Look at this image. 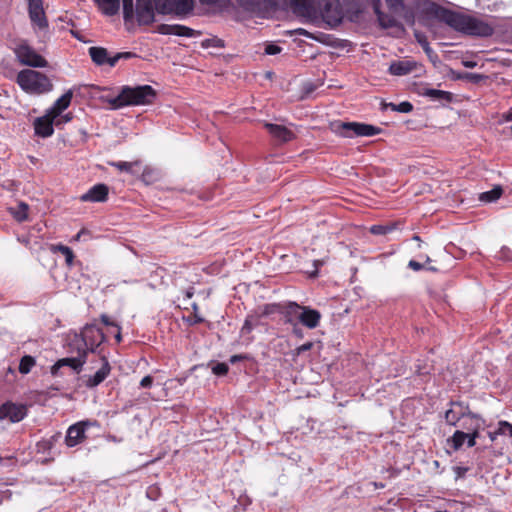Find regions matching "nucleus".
I'll return each instance as SVG.
<instances>
[{
  "instance_id": "nucleus-37",
  "label": "nucleus",
  "mask_w": 512,
  "mask_h": 512,
  "mask_svg": "<svg viewBox=\"0 0 512 512\" xmlns=\"http://www.w3.org/2000/svg\"><path fill=\"white\" fill-rule=\"evenodd\" d=\"M55 250L59 251L64 257L66 263L71 266L74 260V253L68 246L59 244L55 247Z\"/></svg>"
},
{
  "instance_id": "nucleus-4",
  "label": "nucleus",
  "mask_w": 512,
  "mask_h": 512,
  "mask_svg": "<svg viewBox=\"0 0 512 512\" xmlns=\"http://www.w3.org/2000/svg\"><path fill=\"white\" fill-rule=\"evenodd\" d=\"M16 82L28 94L40 95L50 92L53 88L52 82L45 74L32 69L21 70L17 74Z\"/></svg>"
},
{
  "instance_id": "nucleus-42",
  "label": "nucleus",
  "mask_w": 512,
  "mask_h": 512,
  "mask_svg": "<svg viewBox=\"0 0 512 512\" xmlns=\"http://www.w3.org/2000/svg\"><path fill=\"white\" fill-rule=\"evenodd\" d=\"M389 9L393 12H399L404 8L403 0H385Z\"/></svg>"
},
{
  "instance_id": "nucleus-31",
  "label": "nucleus",
  "mask_w": 512,
  "mask_h": 512,
  "mask_svg": "<svg viewBox=\"0 0 512 512\" xmlns=\"http://www.w3.org/2000/svg\"><path fill=\"white\" fill-rule=\"evenodd\" d=\"M467 436L468 435L466 434V432L456 430L454 434L448 439V442L450 443L451 447L457 451L462 447Z\"/></svg>"
},
{
  "instance_id": "nucleus-14",
  "label": "nucleus",
  "mask_w": 512,
  "mask_h": 512,
  "mask_svg": "<svg viewBox=\"0 0 512 512\" xmlns=\"http://www.w3.org/2000/svg\"><path fill=\"white\" fill-rule=\"evenodd\" d=\"M28 14L31 23L38 29L43 30L48 27V20L45 15L42 0H27Z\"/></svg>"
},
{
  "instance_id": "nucleus-34",
  "label": "nucleus",
  "mask_w": 512,
  "mask_h": 512,
  "mask_svg": "<svg viewBox=\"0 0 512 512\" xmlns=\"http://www.w3.org/2000/svg\"><path fill=\"white\" fill-rule=\"evenodd\" d=\"M109 165L117 168L118 170L126 173L133 174V167L139 165L138 161L135 162H125V161H117L110 162Z\"/></svg>"
},
{
  "instance_id": "nucleus-38",
  "label": "nucleus",
  "mask_w": 512,
  "mask_h": 512,
  "mask_svg": "<svg viewBox=\"0 0 512 512\" xmlns=\"http://www.w3.org/2000/svg\"><path fill=\"white\" fill-rule=\"evenodd\" d=\"M136 57V54L133 53V52H119V53H116L114 56H111L110 58V62H109V66L113 67L117 64V62L119 60H128V59H131V58H134Z\"/></svg>"
},
{
  "instance_id": "nucleus-57",
  "label": "nucleus",
  "mask_w": 512,
  "mask_h": 512,
  "mask_svg": "<svg viewBox=\"0 0 512 512\" xmlns=\"http://www.w3.org/2000/svg\"><path fill=\"white\" fill-rule=\"evenodd\" d=\"M465 441H467L468 447H474L476 445V440L473 439V437H471V436H467Z\"/></svg>"
},
{
  "instance_id": "nucleus-24",
  "label": "nucleus",
  "mask_w": 512,
  "mask_h": 512,
  "mask_svg": "<svg viewBox=\"0 0 512 512\" xmlns=\"http://www.w3.org/2000/svg\"><path fill=\"white\" fill-rule=\"evenodd\" d=\"M301 305L296 302H288L283 306L281 310V314L283 315L284 322L286 324L295 325L296 324V316L299 312Z\"/></svg>"
},
{
  "instance_id": "nucleus-10",
  "label": "nucleus",
  "mask_w": 512,
  "mask_h": 512,
  "mask_svg": "<svg viewBox=\"0 0 512 512\" xmlns=\"http://www.w3.org/2000/svg\"><path fill=\"white\" fill-rule=\"evenodd\" d=\"M78 355L75 357H66L59 359L52 367L51 374L53 376L61 375L60 369L63 367H70L75 373L79 374L83 370L86 362V350H81L80 346L77 347Z\"/></svg>"
},
{
  "instance_id": "nucleus-15",
  "label": "nucleus",
  "mask_w": 512,
  "mask_h": 512,
  "mask_svg": "<svg viewBox=\"0 0 512 512\" xmlns=\"http://www.w3.org/2000/svg\"><path fill=\"white\" fill-rule=\"evenodd\" d=\"M264 127L278 143H287L295 139L296 134L287 126L266 122Z\"/></svg>"
},
{
  "instance_id": "nucleus-46",
  "label": "nucleus",
  "mask_w": 512,
  "mask_h": 512,
  "mask_svg": "<svg viewBox=\"0 0 512 512\" xmlns=\"http://www.w3.org/2000/svg\"><path fill=\"white\" fill-rule=\"evenodd\" d=\"M324 264V261L323 260H314L312 265H313V270L312 271H309V276L310 277H316L318 275V269L320 266H322Z\"/></svg>"
},
{
  "instance_id": "nucleus-36",
  "label": "nucleus",
  "mask_w": 512,
  "mask_h": 512,
  "mask_svg": "<svg viewBox=\"0 0 512 512\" xmlns=\"http://www.w3.org/2000/svg\"><path fill=\"white\" fill-rule=\"evenodd\" d=\"M28 208L29 207L26 203H19V205L13 212L14 218L19 222L25 221L28 218Z\"/></svg>"
},
{
  "instance_id": "nucleus-55",
  "label": "nucleus",
  "mask_w": 512,
  "mask_h": 512,
  "mask_svg": "<svg viewBox=\"0 0 512 512\" xmlns=\"http://www.w3.org/2000/svg\"><path fill=\"white\" fill-rule=\"evenodd\" d=\"M499 435H502V433L499 432V427L495 431L488 432V437L491 441H495Z\"/></svg>"
},
{
  "instance_id": "nucleus-17",
  "label": "nucleus",
  "mask_w": 512,
  "mask_h": 512,
  "mask_svg": "<svg viewBox=\"0 0 512 512\" xmlns=\"http://www.w3.org/2000/svg\"><path fill=\"white\" fill-rule=\"evenodd\" d=\"M161 35H176L180 37H194L196 31L181 24H160L155 30Z\"/></svg>"
},
{
  "instance_id": "nucleus-16",
  "label": "nucleus",
  "mask_w": 512,
  "mask_h": 512,
  "mask_svg": "<svg viewBox=\"0 0 512 512\" xmlns=\"http://www.w3.org/2000/svg\"><path fill=\"white\" fill-rule=\"evenodd\" d=\"M26 416V408L23 405L4 403L0 406V419H9L11 422H19Z\"/></svg>"
},
{
  "instance_id": "nucleus-64",
  "label": "nucleus",
  "mask_w": 512,
  "mask_h": 512,
  "mask_svg": "<svg viewBox=\"0 0 512 512\" xmlns=\"http://www.w3.org/2000/svg\"><path fill=\"white\" fill-rule=\"evenodd\" d=\"M71 119H72V117H71L70 113H68L62 117V121L65 123L71 121Z\"/></svg>"
},
{
  "instance_id": "nucleus-47",
  "label": "nucleus",
  "mask_w": 512,
  "mask_h": 512,
  "mask_svg": "<svg viewBox=\"0 0 512 512\" xmlns=\"http://www.w3.org/2000/svg\"><path fill=\"white\" fill-rule=\"evenodd\" d=\"M253 328H254V325L252 324L250 317H247L242 326L241 332L242 333H250L253 330Z\"/></svg>"
},
{
  "instance_id": "nucleus-18",
  "label": "nucleus",
  "mask_w": 512,
  "mask_h": 512,
  "mask_svg": "<svg viewBox=\"0 0 512 512\" xmlns=\"http://www.w3.org/2000/svg\"><path fill=\"white\" fill-rule=\"evenodd\" d=\"M55 117L50 113H46L44 116L38 117L34 121V130L37 136L46 138L53 134Z\"/></svg>"
},
{
  "instance_id": "nucleus-59",
  "label": "nucleus",
  "mask_w": 512,
  "mask_h": 512,
  "mask_svg": "<svg viewBox=\"0 0 512 512\" xmlns=\"http://www.w3.org/2000/svg\"><path fill=\"white\" fill-rule=\"evenodd\" d=\"M455 470L458 476H463L468 469L463 467H456Z\"/></svg>"
},
{
  "instance_id": "nucleus-48",
  "label": "nucleus",
  "mask_w": 512,
  "mask_h": 512,
  "mask_svg": "<svg viewBox=\"0 0 512 512\" xmlns=\"http://www.w3.org/2000/svg\"><path fill=\"white\" fill-rule=\"evenodd\" d=\"M153 384V378L150 375L145 376L140 381V387L142 388H150Z\"/></svg>"
},
{
  "instance_id": "nucleus-12",
  "label": "nucleus",
  "mask_w": 512,
  "mask_h": 512,
  "mask_svg": "<svg viewBox=\"0 0 512 512\" xmlns=\"http://www.w3.org/2000/svg\"><path fill=\"white\" fill-rule=\"evenodd\" d=\"M96 422L89 420L77 422L67 429L65 444L67 447H75L81 444L86 438V430Z\"/></svg>"
},
{
  "instance_id": "nucleus-56",
  "label": "nucleus",
  "mask_w": 512,
  "mask_h": 512,
  "mask_svg": "<svg viewBox=\"0 0 512 512\" xmlns=\"http://www.w3.org/2000/svg\"><path fill=\"white\" fill-rule=\"evenodd\" d=\"M478 6L490 9L489 0H477Z\"/></svg>"
},
{
  "instance_id": "nucleus-21",
  "label": "nucleus",
  "mask_w": 512,
  "mask_h": 512,
  "mask_svg": "<svg viewBox=\"0 0 512 512\" xmlns=\"http://www.w3.org/2000/svg\"><path fill=\"white\" fill-rule=\"evenodd\" d=\"M415 68L416 62L410 60H400L392 62L388 71L391 75L404 76L414 71Z\"/></svg>"
},
{
  "instance_id": "nucleus-58",
  "label": "nucleus",
  "mask_w": 512,
  "mask_h": 512,
  "mask_svg": "<svg viewBox=\"0 0 512 512\" xmlns=\"http://www.w3.org/2000/svg\"><path fill=\"white\" fill-rule=\"evenodd\" d=\"M293 327V333L299 337H302V331L299 328V325H291Z\"/></svg>"
},
{
  "instance_id": "nucleus-60",
  "label": "nucleus",
  "mask_w": 512,
  "mask_h": 512,
  "mask_svg": "<svg viewBox=\"0 0 512 512\" xmlns=\"http://www.w3.org/2000/svg\"><path fill=\"white\" fill-rule=\"evenodd\" d=\"M463 65L466 68H474V67H476L477 63L474 61H464Z\"/></svg>"
},
{
  "instance_id": "nucleus-26",
  "label": "nucleus",
  "mask_w": 512,
  "mask_h": 512,
  "mask_svg": "<svg viewBox=\"0 0 512 512\" xmlns=\"http://www.w3.org/2000/svg\"><path fill=\"white\" fill-rule=\"evenodd\" d=\"M89 55L92 59V61L99 65V66H102V65H105V64H108L109 65V62H110V58L108 56V52L105 48L103 47H90L89 48Z\"/></svg>"
},
{
  "instance_id": "nucleus-39",
  "label": "nucleus",
  "mask_w": 512,
  "mask_h": 512,
  "mask_svg": "<svg viewBox=\"0 0 512 512\" xmlns=\"http://www.w3.org/2000/svg\"><path fill=\"white\" fill-rule=\"evenodd\" d=\"M204 48H223L224 41L217 37L208 38L202 41Z\"/></svg>"
},
{
  "instance_id": "nucleus-29",
  "label": "nucleus",
  "mask_w": 512,
  "mask_h": 512,
  "mask_svg": "<svg viewBox=\"0 0 512 512\" xmlns=\"http://www.w3.org/2000/svg\"><path fill=\"white\" fill-rule=\"evenodd\" d=\"M484 422L483 419L478 415V419H470V423L468 424L467 421L463 423V428L467 429L468 433H466L468 436L473 437V439H477L479 436V431L481 429V423Z\"/></svg>"
},
{
  "instance_id": "nucleus-61",
  "label": "nucleus",
  "mask_w": 512,
  "mask_h": 512,
  "mask_svg": "<svg viewBox=\"0 0 512 512\" xmlns=\"http://www.w3.org/2000/svg\"><path fill=\"white\" fill-rule=\"evenodd\" d=\"M505 121H512V109L503 115Z\"/></svg>"
},
{
  "instance_id": "nucleus-43",
  "label": "nucleus",
  "mask_w": 512,
  "mask_h": 512,
  "mask_svg": "<svg viewBox=\"0 0 512 512\" xmlns=\"http://www.w3.org/2000/svg\"><path fill=\"white\" fill-rule=\"evenodd\" d=\"M499 432L512 438V424L505 420L499 421Z\"/></svg>"
},
{
  "instance_id": "nucleus-6",
  "label": "nucleus",
  "mask_w": 512,
  "mask_h": 512,
  "mask_svg": "<svg viewBox=\"0 0 512 512\" xmlns=\"http://www.w3.org/2000/svg\"><path fill=\"white\" fill-rule=\"evenodd\" d=\"M335 131L342 137L353 138L372 137L381 132V128L360 122H339L335 125Z\"/></svg>"
},
{
  "instance_id": "nucleus-9",
  "label": "nucleus",
  "mask_w": 512,
  "mask_h": 512,
  "mask_svg": "<svg viewBox=\"0 0 512 512\" xmlns=\"http://www.w3.org/2000/svg\"><path fill=\"white\" fill-rule=\"evenodd\" d=\"M446 424L456 426L461 419H478V414L473 413L469 405L462 401H450L449 408L444 413Z\"/></svg>"
},
{
  "instance_id": "nucleus-25",
  "label": "nucleus",
  "mask_w": 512,
  "mask_h": 512,
  "mask_svg": "<svg viewBox=\"0 0 512 512\" xmlns=\"http://www.w3.org/2000/svg\"><path fill=\"white\" fill-rule=\"evenodd\" d=\"M103 14L114 16L120 10V0H94Z\"/></svg>"
},
{
  "instance_id": "nucleus-2",
  "label": "nucleus",
  "mask_w": 512,
  "mask_h": 512,
  "mask_svg": "<svg viewBox=\"0 0 512 512\" xmlns=\"http://www.w3.org/2000/svg\"><path fill=\"white\" fill-rule=\"evenodd\" d=\"M435 14L453 29L468 35L488 37L494 32L493 27L484 21L446 8L437 7Z\"/></svg>"
},
{
  "instance_id": "nucleus-50",
  "label": "nucleus",
  "mask_w": 512,
  "mask_h": 512,
  "mask_svg": "<svg viewBox=\"0 0 512 512\" xmlns=\"http://www.w3.org/2000/svg\"><path fill=\"white\" fill-rule=\"evenodd\" d=\"M408 267L411 268L414 271H420L424 268V265L419 263L416 260H410L408 263Z\"/></svg>"
},
{
  "instance_id": "nucleus-53",
  "label": "nucleus",
  "mask_w": 512,
  "mask_h": 512,
  "mask_svg": "<svg viewBox=\"0 0 512 512\" xmlns=\"http://www.w3.org/2000/svg\"><path fill=\"white\" fill-rule=\"evenodd\" d=\"M467 78L473 82H479L481 79L484 78V76L480 75V74L469 73V74H467Z\"/></svg>"
},
{
  "instance_id": "nucleus-22",
  "label": "nucleus",
  "mask_w": 512,
  "mask_h": 512,
  "mask_svg": "<svg viewBox=\"0 0 512 512\" xmlns=\"http://www.w3.org/2000/svg\"><path fill=\"white\" fill-rule=\"evenodd\" d=\"M72 97L73 91L68 90L54 102L53 106L49 108L47 112L57 118L64 110L69 107Z\"/></svg>"
},
{
  "instance_id": "nucleus-35",
  "label": "nucleus",
  "mask_w": 512,
  "mask_h": 512,
  "mask_svg": "<svg viewBox=\"0 0 512 512\" xmlns=\"http://www.w3.org/2000/svg\"><path fill=\"white\" fill-rule=\"evenodd\" d=\"M191 306H192L194 313H192V316L183 317L184 322H186L190 326L204 322V318L198 314L197 303L194 302V303H192Z\"/></svg>"
},
{
  "instance_id": "nucleus-51",
  "label": "nucleus",
  "mask_w": 512,
  "mask_h": 512,
  "mask_svg": "<svg viewBox=\"0 0 512 512\" xmlns=\"http://www.w3.org/2000/svg\"><path fill=\"white\" fill-rule=\"evenodd\" d=\"M248 359V356L246 354H237L230 357V363L234 364L236 362L246 360Z\"/></svg>"
},
{
  "instance_id": "nucleus-33",
  "label": "nucleus",
  "mask_w": 512,
  "mask_h": 512,
  "mask_svg": "<svg viewBox=\"0 0 512 512\" xmlns=\"http://www.w3.org/2000/svg\"><path fill=\"white\" fill-rule=\"evenodd\" d=\"M385 108H390L392 111L400 113H409L413 110V105L408 101H403L399 104L386 103Z\"/></svg>"
},
{
  "instance_id": "nucleus-45",
  "label": "nucleus",
  "mask_w": 512,
  "mask_h": 512,
  "mask_svg": "<svg viewBox=\"0 0 512 512\" xmlns=\"http://www.w3.org/2000/svg\"><path fill=\"white\" fill-rule=\"evenodd\" d=\"M282 51V48L276 44H267L265 46L264 52L267 55H276L279 54Z\"/></svg>"
},
{
  "instance_id": "nucleus-7",
  "label": "nucleus",
  "mask_w": 512,
  "mask_h": 512,
  "mask_svg": "<svg viewBox=\"0 0 512 512\" xmlns=\"http://www.w3.org/2000/svg\"><path fill=\"white\" fill-rule=\"evenodd\" d=\"M154 3L159 14L175 15L181 18L189 15L194 8L193 0H154Z\"/></svg>"
},
{
  "instance_id": "nucleus-8",
  "label": "nucleus",
  "mask_w": 512,
  "mask_h": 512,
  "mask_svg": "<svg viewBox=\"0 0 512 512\" xmlns=\"http://www.w3.org/2000/svg\"><path fill=\"white\" fill-rule=\"evenodd\" d=\"M105 340L103 331L95 324L86 325L82 332L81 338L76 339L77 347L80 346L81 350L88 352H95L96 348Z\"/></svg>"
},
{
  "instance_id": "nucleus-23",
  "label": "nucleus",
  "mask_w": 512,
  "mask_h": 512,
  "mask_svg": "<svg viewBox=\"0 0 512 512\" xmlns=\"http://www.w3.org/2000/svg\"><path fill=\"white\" fill-rule=\"evenodd\" d=\"M321 320V313L309 306H304L302 325L308 329L318 327Z\"/></svg>"
},
{
  "instance_id": "nucleus-20",
  "label": "nucleus",
  "mask_w": 512,
  "mask_h": 512,
  "mask_svg": "<svg viewBox=\"0 0 512 512\" xmlns=\"http://www.w3.org/2000/svg\"><path fill=\"white\" fill-rule=\"evenodd\" d=\"M372 8L375 15L377 16L379 25L382 28L388 29L398 26V22L393 16L385 14L384 12L381 11V0H373Z\"/></svg>"
},
{
  "instance_id": "nucleus-41",
  "label": "nucleus",
  "mask_w": 512,
  "mask_h": 512,
  "mask_svg": "<svg viewBox=\"0 0 512 512\" xmlns=\"http://www.w3.org/2000/svg\"><path fill=\"white\" fill-rule=\"evenodd\" d=\"M229 368H228V365L226 363H216L213 367H212V372L217 375V376H224L227 374Z\"/></svg>"
},
{
  "instance_id": "nucleus-62",
  "label": "nucleus",
  "mask_w": 512,
  "mask_h": 512,
  "mask_svg": "<svg viewBox=\"0 0 512 512\" xmlns=\"http://www.w3.org/2000/svg\"><path fill=\"white\" fill-rule=\"evenodd\" d=\"M220 0H200V2L202 4H206V5H213V4H216L218 3Z\"/></svg>"
},
{
  "instance_id": "nucleus-49",
  "label": "nucleus",
  "mask_w": 512,
  "mask_h": 512,
  "mask_svg": "<svg viewBox=\"0 0 512 512\" xmlns=\"http://www.w3.org/2000/svg\"><path fill=\"white\" fill-rule=\"evenodd\" d=\"M100 319L101 322L106 326L118 327V324L112 321L106 314H102Z\"/></svg>"
},
{
  "instance_id": "nucleus-44",
  "label": "nucleus",
  "mask_w": 512,
  "mask_h": 512,
  "mask_svg": "<svg viewBox=\"0 0 512 512\" xmlns=\"http://www.w3.org/2000/svg\"><path fill=\"white\" fill-rule=\"evenodd\" d=\"M497 257L504 261H512V250L508 247H502L498 252Z\"/></svg>"
},
{
  "instance_id": "nucleus-30",
  "label": "nucleus",
  "mask_w": 512,
  "mask_h": 512,
  "mask_svg": "<svg viewBox=\"0 0 512 512\" xmlns=\"http://www.w3.org/2000/svg\"><path fill=\"white\" fill-rule=\"evenodd\" d=\"M503 193L501 186H495L492 190L480 194L479 200L485 203H491L498 200Z\"/></svg>"
},
{
  "instance_id": "nucleus-52",
  "label": "nucleus",
  "mask_w": 512,
  "mask_h": 512,
  "mask_svg": "<svg viewBox=\"0 0 512 512\" xmlns=\"http://www.w3.org/2000/svg\"><path fill=\"white\" fill-rule=\"evenodd\" d=\"M312 346H313L312 342L304 343L303 345H301L297 348V353L298 354L304 353V352L310 350L312 348Z\"/></svg>"
},
{
  "instance_id": "nucleus-28",
  "label": "nucleus",
  "mask_w": 512,
  "mask_h": 512,
  "mask_svg": "<svg viewBox=\"0 0 512 512\" xmlns=\"http://www.w3.org/2000/svg\"><path fill=\"white\" fill-rule=\"evenodd\" d=\"M238 5L246 11L258 12L266 8L270 0H236Z\"/></svg>"
},
{
  "instance_id": "nucleus-13",
  "label": "nucleus",
  "mask_w": 512,
  "mask_h": 512,
  "mask_svg": "<svg viewBox=\"0 0 512 512\" xmlns=\"http://www.w3.org/2000/svg\"><path fill=\"white\" fill-rule=\"evenodd\" d=\"M111 366L106 357H101V367L94 375H82L79 380L86 388L92 389L100 385L110 374Z\"/></svg>"
},
{
  "instance_id": "nucleus-54",
  "label": "nucleus",
  "mask_w": 512,
  "mask_h": 512,
  "mask_svg": "<svg viewBox=\"0 0 512 512\" xmlns=\"http://www.w3.org/2000/svg\"><path fill=\"white\" fill-rule=\"evenodd\" d=\"M303 313H304V306L301 305L299 312L297 313V316H296V325H299V324L302 325Z\"/></svg>"
},
{
  "instance_id": "nucleus-63",
  "label": "nucleus",
  "mask_w": 512,
  "mask_h": 512,
  "mask_svg": "<svg viewBox=\"0 0 512 512\" xmlns=\"http://www.w3.org/2000/svg\"><path fill=\"white\" fill-rule=\"evenodd\" d=\"M71 33H72V35H73L76 39H78V40H80V41L85 42V41L83 40V38H82V36H81L80 32H78V31H71Z\"/></svg>"
},
{
  "instance_id": "nucleus-40",
  "label": "nucleus",
  "mask_w": 512,
  "mask_h": 512,
  "mask_svg": "<svg viewBox=\"0 0 512 512\" xmlns=\"http://www.w3.org/2000/svg\"><path fill=\"white\" fill-rule=\"evenodd\" d=\"M393 229L394 227L389 225H373L370 228V232L374 235H386Z\"/></svg>"
},
{
  "instance_id": "nucleus-5",
  "label": "nucleus",
  "mask_w": 512,
  "mask_h": 512,
  "mask_svg": "<svg viewBox=\"0 0 512 512\" xmlns=\"http://www.w3.org/2000/svg\"><path fill=\"white\" fill-rule=\"evenodd\" d=\"M154 0H136L134 8L133 0H122L123 18L125 22L132 21L134 16L139 25H149L155 20Z\"/></svg>"
},
{
  "instance_id": "nucleus-32",
  "label": "nucleus",
  "mask_w": 512,
  "mask_h": 512,
  "mask_svg": "<svg viewBox=\"0 0 512 512\" xmlns=\"http://www.w3.org/2000/svg\"><path fill=\"white\" fill-rule=\"evenodd\" d=\"M36 365V360L33 356L31 355H24L21 359H20V363H19V372L21 374H28L32 368Z\"/></svg>"
},
{
  "instance_id": "nucleus-1",
  "label": "nucleus",
  "mask_w": 512,
  "mask_h": 512,
  "mask_svg": "<svg viewBox=\"0 0 512 512\" xmlns=\"http://www.w3.org/2000/svg\"><path fill=\"white\" fill-rule=\"evenodd\" d=\"M293 12L300 17L314 20L321 17L327 24L336 26L343 19L339 0H290Z\"/></svg>"
},
{
  "instance_id": "nucleus-27",
  "label": "nucleus",
  "mask_w": 512,
  "mask_h": 512,
  "mask_svg": "<svg viewBox=\"0 0 512 512\" xmlns=\"http://www.w3.org/2000/svg\"><path fill=\"white\" fill-rule=\"evenodd\" d=\"M420 95L424 97H428L433 101H450L451 93L443 90L433 89V88H423L420 92Z\"/></svg>"
},
{
  "instance_id": "nucleus-19",
  "label": "nucleus",
  "mask_w": 512,
  "mask_h": 512,
  "mask_svg": "<svg viewBox=\"0 0 512 512\" xmlns=\"http://www.w3.org/2000/svg\"><path fill=\"white\" fill-rule=\"evenodd\" d=\"M109 188L106 184L99 183L92 186L80 199L84 202H105L107 200Z\"/></svg>"
},
{
  "instance_id": "nucleus-11",
  "label": "nucleus",
  "mask_w": 512,
  "mask_h": 512,
  "mask_svg": "<svg viewBox=\"0 0 512 512\" xmlns=\"http://www.w3.org/2000/svg\"><path fill=\"white\" fill-rule=\"evenodd\" d=\"M16 56L21 64L42 68L47 66V61L27 44H21L15 49Z\"/></svg>"
},
{
  "instance_id": "nucleus-3",
  "label": "nucleus",
  "mask_w": 512,
  "mask_h": 512,
  "mask_svg": "<svg viewBox=\"0 0 512 512\" xmlns=\"http://www.w3.org/2000/svg\"><path fill=\"white\" fill-rule=\"evenodd\" d=\"M156 98V91L150 85L123 86L116 97L106 98L105 101L112 109L126 106H139L152 104Z\"/></svg>"
}]
</instances>
